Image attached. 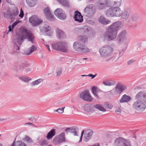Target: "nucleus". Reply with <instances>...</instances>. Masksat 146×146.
<instances>
[{"mask_svg":"<svg viewBox=\"0 0 146 146\" xmlns=\"http://www.w3.org/2000/svg\"><path fill=\"white\" fill-rule=\"evenodd\" d=\"M121 25L120 21H117L113 23L106 29L104 37L107 41L115 40L117 35V32L120 29Z\"/></svg>","mask_w":146,"mask_h":146,"instance_id":"f257e3e1","label":"nucleus"},{"mask_svg":"<svg viewBox=\"0 0 146 146\" xmlns=\"http://www.w3.org/2000/svg\"><path fill=\"white\" fill-rule=\"evenodd\" d=\"M35 38V36L33 34L26 29H24L22 30V33L18 34L16 42L20 46L23 42L24 39L26 38L28 41L31 42L32 44H34Z\"/></svg>","mask_w":146,"mask_h":146,"instance_id":"f03ea898","label":"nucleus"},{"mask_svg":"<svg viewBox=\"0 0 146 146\" xmlns=\"http://www.w3.org/2000/svg\"><path fill=\"white\" fill-rule=\"evenodd\" d=\"M113 51V48L110 46L106 45L100 49L99 52L102 57L110 58H111V55Z\"/></svg>","mask_w":146,"mask_h":146,"instance_id":"7ed1b4c3","label":"nucleus"},{"mask_svg":"<svg viewBox=\"0 0 146 146\" xmlns=\"http://www.w3.org/2000/svg\"><path fill=\"white\" fill-rule=\"evenodd\" d=\"M74 49L76 51L82 53H86L89 52L88 48L83 43L78 41H76L73 44Z\"/></svg>","mask_w":146,"mask_h":146,"instance_id":"20e7f679","label":"nucleus"},{"mask_svg":"<svg viewBox=\"0 0 146 146\" xmlns=\"http://www.w3.org/2000/svg\"><path fill=\"white\" fill-rule=\"evenodd\" d=\"M52 46L54 49L56 50L65 53L67 52V46L65 42H57L52 44Z\"/></svg>","mask_w":146,"mask_h":146,"instance_id":"39448f33","label":"nucleus"},{"mask_svg":"<svg viewBox=\"0 0 146 146\" xmlns=\"http://www.w3.org/2000/svg\"><path fill=\"white\" fill-rule=\"evenodd\" d=\"M83 15L89 17H91L95 14L96 9L95 6L93 4L88 5L84 9Z\"/></svg>","mask_w":146,"mask_h":146,"instance_id":"423d86ee","label":"nucleus"},{"mask_svg":"<svg viewBox=\"0 0 146 146\" xmlns=\"http://www.w3.org/2000/svg\"><path fill=\"white\" fill-rule=\"evenodd\" d=\"M114 145L115 146H131L130 142L121 137L116 138Z\"/></svg>","mask_w":146,"mask_h":146,"instance_id":"0eeeda50","label":"nucleus"},{"mask_svg":"<svg viewBox=\"0 0 146 146\" xmlns=\"http://www.w3.org/2000/svg\"><path fill=\"white\" fill-rule=\"evenodd\" d=\"M54 13L55 15L60 20H64L66 18V14L62 9L58 8L54 11Z\"/></svg>","mask_w":146,"mask_h":146,"instance_id":"6e6552de","label":"nucleus"},{"mask_svg":"<svg viewBox=\"0 0 146 146\" xmlns=\"http://www.w3.org/2000/svg\"><path fill=\"white\" fill-rule=\"evenodd\" d=\"M133 108L138 111H143L146 108V105L141 101L137 100L134 102L133 104Z\"/></svg>","mask_w":146,"mask_h":146,"instance_id":"1a4fd4ad","label":"nucleus"},{"mask_svg":"<svg viewBox=\"0 0 146 146\" xmlns=\"http://www.w3.org/2000/svg\"><path fill=\"white\" fill-rule=\"evenodd\" d=\"M80 98L83 100L87 102L92 101L93 98L88 90H85L81 92L80 95Z\"/></svg>","mask_w":146,"mask_h":146,"instance_id":"9d476101","label":"nucleus"},{"mask_svg":"<svg viewBox=\"0 0 146 146\" xmlns=\"http://www.w3.org/2000/svg\"><path fill=\"white\" fill-rule=\"evenodd\" d=\"M44 33V35L48 36H51L52 34V27L47 24H45L40 30Z\"/></svg>","mask_w":146,"mask_h":146,"instance_id":"9b49d317","label":"nucleus"},{"mask_svg":"<svg viewBox=\"0 0 146 146\" xmlns=\"http://www.w3.org/2000/svg\"><path fill=\"white\" fill-rule=\"evenodd\" d=\"M29 22L34 26H37L42 22V21L39 19L35 15H32L29 19Z\"/></svg>","mask_w":146,"mask_h":146,"instance_id":"f8f14e48","label":"nucleus"},{"mask_svg":"<svg viewBox=\"0 0 146 146\" xmlns=\"http://www.w3.org/2000/svg\"><path fill=\"white\" fill-rule=\"evenodd\" d=\"M121 0H107L106 4L109 7H119L121 5Z\"/></svg>","mask_w":146,"mask_h":146,"instance_id":"ddd939ff","label":"nucleus"},{"mask_svg":"<svg viewBox=\"0 0 146 146\" xmlns=\"http://www.w3.org/2000/svg\"><path fill=\"white\" fill-rule=\"evenodd\" d=\"M19 13V11H14L13 13L10 11H8L7 12H4V16L5 18L9 19H13L16 17Z\"/></svg>","mask_w":146,"mask_h":146,"instance_id":"4468645a","label":"nucleus"},{"mask_svg":"<svg viewBox=\"0 0 146 146\" xmlns=\"http://www.w3.org/2000/svg\"><path fill=\"white\" fill-rule=\"evenodd\" d=\"M137 100L144 102L146 104V93L144 91H141L137 93L136 96Z\"/></svg>","mask_w":146,"mask_h":146,"instance_id":"2eb2a0df","label":"nucleus"},{"mask_svg":"<svg viewBox=\"0 0 146 146\" xmlns=\"http://www.w3.org/2000/svg\"><path fill=\"white\" fill-rule=\"evenodd\" d=\"M137 100L144 102L146 104V93L144 91H141L137 93L136 96Z\"/></svg>","mask_w":146,"mask_h":146,"instance_id":"dca6fc26","label":"nucleus"},{"mask_svg":"<svg viewBox=\"0 0 146 146\" xmlns=\"http://www.w3.org/2000/svg\"><path fill=\"white\" fill-rule=\"evenodd\" d=\"M78 128L76 126H74L72 127L67 128L65 130L66 132V134H68V133L70 132L72 133L75 136H78L77 132L78 131Z\"/></svg>","mask_w":146,"mask_h":146,"instance_id":"f3484780","label":"nucleus"},{"mask_svg":"<svg viewBox=\"0 0 146 146\" xmlns=\"http://www.w3.org/2000/svg\"><path fill=\"white\" fill-rule=\"evenodd\" d=\"M126 34V31L124 30L119 34L117 37V40L119 43H121L125 39Z\"/></svg>","mask_w":146,"mask_h":146,"instance_id":"a211bd4d","label":"nucleus"},{"mask_svg":"<svg viewBox=\"0 0 146 146\" xmlns=\"http://www.w3.org/2000/svg\"><path fill=\"white\" fill-rule=\"evenodd\" d=\"M74 19L75 21L79 23H82L83 21V16L81 13L77 11H75Z\"/></svg>","mask_w":146,"mask_h":146,"instance_id":"6ab92c4d","label":"nucleus"},{"mask_svg":"<svg viewBox=\"0 0 146 146\" xmlns=\"http://www.w3.org/2000/svg\"><path fill=\"white\" fill-rule=\"evenodd\" d=\"M117 7L116 6L113 8L114 17H119L122 14V11L120 8L118 7Z\"/></svg>","mask_w":146,"mask_h":146,"instance_id":"aec40b11","label":"nucleus"},{"mask_svg":"<svg viewBox=\"0 0 146 146\" xmlns=\"http://www.w3.org/2000/svg\"><path fill=\"white\" fill-rule=\"evenodd\" d=\"M30 66V64L27 61H23L19 65L18 68L17 69V71H22L25 67H27Z\"/></svg>","mask_w":146,"mask_h":146,"instance_id":"412c9836","label":"nucleus"},{"mask_svg":"<svg viewBox=\"0 0 146 146\" xmlns=\"http://www.w3.org/2000/svg\"><path fill=\"white\" fill-rule=\"evenodd\" d=\"M118 94L121 93L123 90L127 88L126 86H123L119 83H118L115 87Z\"/></svg>","mask_w":146,"mask_h":146,"instance_id":"4be33fe9","label":"nucleus"},{"mask_svg":"<svg viewBox=\"0 0 146 146\" xmlns=\"http://www.w3.org/2000/svg\"><path fill=\"white\" fill-rule=\"evenodd\" d=\"M98 21L100 23L104 25H107L111 22L110 21L106 20V18L102 16H101L98 18Z\"/></svg>","mask_w":146,"mask_h":146,"instance_id":"5701e85b","label":"nucleus"},{"mask_svg":"<svg viewBox=\"0 0 146 146\" xmlns=\"http://www.w3.org/2000/svg\"><path fill=\"white\" fill-rule=\"evenodd\" d=\"M131 99L130 96L125 94L122 96L121 99L119 100V102L121 103L127 102L130 101Z\"/></svg>","mask_w":146,"mask_h":146,"instance_id":"b1692460","label":"nucleus"},{"mask_svg":"<svg viewBox=\"0 0 146 146\" xmlns=\"http://www.w3.org/2000/svg\"><path fill=\"white\" fill-rule=\"evenodd\" d=\"M63 6L69 8L70 7L69 1L68 0H57Z\"/></svg>","mask_w":146,"mask_h":146,"instance_id":"393cba45","label":"nucleus"},{"mask_svg":"<svg viewBox=\"0 0 146 146\" xmlns=\"http://www.w3.org/2000/svg\"><path fill=\"white\" fill-rule=\"evenodd\" d=\"M56 134V131L55 129H52L49 132H48L46 138L48 140H49L52 138Z\"/></svg>","mask_w":146,"mask_h":146,"instance_id":"a878e982","label":"nucleus"},{"mask_svg":"<svg viewBox=\"0 0 146 146\" xmlns=\"http://www.w3.org/2000/svg\"><path fill=\"white\" fill-rule=\"evenodd\" d=\"M28 6L30 7L35 6L37 3V0H26Z\"/></svg>","mask_w":146,"mask_h":146,"instance_id":"bb28decb","label":"nucleus"},{"mask_svg":"<svg viewBox=\"0 0 146 146\" xmlns=\"http://www.w3.org/2000/svg\"><path fill=\"white\" fill-rule=\"evenodd\" d=\"M56 33L57 36L59 38H62L65 36L64 33L59 29H56Z\"/></svg>","mask_w":146,"mask_h":146,"instance_id":"cd10ccee","label":"nucleus"},{"mask_svg":"<svg viewBox=\"0 0 146 146\" xmlns=\"http://www.w3.org/2000/svg\"><path fill=\"white\" fill-rule=\"evenodd\" d=\"M106 15L108 17H114L113 8H109L106 11Z\"/></svg>","mask_w":146,"mask_h":146,"instance_id":"c85d7f7f","label":"nucleus"},{"mask_svg":"<svg viewBox=\"0 0 146 146\" xmlns=\"http://www.w3.org/2000/svg\"><path fill=\"white\" fill-rule=\"evenodd\" d=\"M93 107L96 109L102 111H106V109L102 107L100 105L96 104L93 105Z\"/></svg>","mask_w":146,"mask_h":146,"instance_id":"c756f323","label":"nucleus"},{"mask_svg":"<svg viewBox=\"0 0 146 146\" xmlns=\"http://www.w3.org/2000/svg\"><path fill=\"white\" fill-rule=\"evenodd\" d=\"M92 107V105L90 104H86L84 107V110L85 112L89 113L92 111L91 110Z\"/></svg>","mask_w":146,"mask_h":146,"instance_id":"7c9ffc66","label":"nucleus"},{"mask_svg":"<svg viewBox=\"0 0 146 146\" xmlns=\"http://www.w3.org/2000/svg\"><path fill=\"white\" fill-rule=\"evenodd\" d=\"M129 10L128 9L125 10L123 12H122V14L121 15L122 18L124 19H127L129 17Z\"/></svg>","mask_w":146,"mask_h":146,"instance_id":"2f4dec72","label":"nucleus"},{"mask_svg":"<svg viewBox=\"0 0 146 146\" xmlns=\"http://www.w3.org/2000/svg\"><path fill=\"white\" fill-rule=\"evenodd\" d=\"M78 40L81 42L84 43L87 40V37L84 35H80L78 36Z\"/></svg>","mask_w":146,"mask_h":146,"instance_id":"473e14b6","label":"nucleus"},{"mask_svg":"<svg viewBox=\"0 0 146 146\" xmlns=\"http://www.w3.org/2000/svg\"><path fill=\"white\" fill-rule=\"evenodd\" d=\"M22 140L24 141H26L28 143H32L33 142V141L32 139L29 136L26 135L25 137L22 139Z\"/></svg>","mask_w":146,"mask_h":146,"instance_id":"72a5a7b5","label":"nucleus"},{"mask_svg":"<svg viewBox=\"0 0 146 146\" xmlns=\"http://www.w3.org/2000/svg\"><path fill=\"white\" fill-rule=\"evenodd\" d=\"M37 49L36 47L34 45H33L30 47L28 49V53H26L27 55H29L30 54L32 53Z\"/></svg>","mask_w":146,"mask_h":146,"instance_id":"f704fd0d","label":"nucleus"},{"mask_svg":"<svg viewBox=\"0 0 146 146\" xmlns=\"http://www.w3.org/2000/svg\"><path fill=\"white\" fill-rule=\"evenodd\" d=\"M47 20L49 21L53 22L55 21V18L51 13L46 16Z\"/></svg>","mask_w":146,"mask_h":146,"instance_id":"c9c22d12","label":"nucleus"},{"mask_svg":"<svg viewBox=\"0 0 146 146\" xmlns=\"http://www.w3.org/2000/svg\"><path fill=\"white\" fill-rule=\"evenodd\" d=\"M92 92L95 97L96 98H98L99 97L97 93L98 91L97 90V88L95 86H93L92 88Z\"/></svg>","mask_w":146,"mask_h":146,"instance_id":"e433bc0d","label":"nucleus"},{"mask_svg":"<svg viewBox=\"0 0 146 146\" xmlns=\"http://www.w3.org/2000/svg\"><path fill=\"white\" fill-rule=\"evenodd\" d=\"M103 84L106 86H111L115 84V82H109L108 80L103 81L102 82Z\"/></svg>","mask_w":146,"mask_h":146,"instance_id":"4c0bfd02","label":"nucleus"},{"mask_svg":"<svg viewBox=\"0 0 146 146\" xmlns=\"http://www.w3.org/2000/svg\"><path fill=\"white\" fill-rule=\"evenodd\" d=\"M16 146H26V144L23 141L18 140L16 141Z\"/></svg>","mask_w":146,"mask_h":146,"instance_id":"58836bf2","label":"nucleus"},{"mask_svg":"<svg viewBox=\"0 0 146 146\" xmlns=\"http://www.w3.org/2000/svg\"><path fill=\"white\" fill-rule=\"evenodd\" d=\"M43 81V79L42 78H40L35 80L34 81L32 82L31 83V84L32 86H34L38 84L40 82Z\"/></svg>","mask_w":146,"mask_h":146,"instance_id":"ea45409f","label":"nucleus"},{"mask_svg":"<svg viewBox=\"0 0 146 146\" xmlns=\"http://www.w3.org/2000/svg\"><path fill=\"white\" fill-rule=\"evenodd\" d=\"M65 133L64 132L61 133L59 135V138H60V142H62L64 141H65Z\"/></svg>","mask_w":146,"mask_h":146,"instance_id":"a19ab883","label":"nucleus"},{"mask_svg":"<svg viewBox=\"0 0 146 146\" xmlns=\"http://www.w3.org/2000/svg\"><path fill=\"white\" fill-rule=\"evenodd\" d=\"M90 28L89 27L85 26L82 29V30L84 33L88 34L90 32Z\"/></svg>","mask_w":146,"mask_h":146,"instance_id":"79ce46f5","label":"nucleus"},{"mask_svg":"<svg viewBox=\"0 0 146 146\" xmlns=\"http://www.w3.org/2000/svg\"><path fill=\"white\" fill-rule=\"evenodd\" d=\"M93 133V132L92 130L91 129H88L85 132L84 134L90 137H92Z\"/></svg>","mask_w":146,"mask_h":146,"instance_id":"37998d69","label":"nucleus"},{"mask_svg":"<svg viewBox=\"0 0 146 146\" xmlns=\"http://www.w3.org/2000/svg\"><path fill=\"white\" fill-rule=\"evenodd\" d=\"M44 14L45 16H47L51 13L49 8L48 7L45 8L43 10Z\"/></svg>","mask_w":146,"mask_h":146,"instance_id":"c03bdc74","label":"nucleus"},{"mask_svg":"<svg viewBox=\"0 0 146 146\" xmlns=\"http://www.w3.org/2000/svg\"><path fill=\"white\" fill-rule=\"evenodd\" d=\"M60 138L59 137H55L53 139V142L55 144H57L59 143H61L60 142Z\"/></svg>","mask_w":146,"mask_h":146,"instance_id":"a18cd8bd","label":"nucleus"},{"mask_svg":"<svg viewBox=\"0 0 146 146\" xmlns=\"http://www.w3.org/2000/svg\"><path fill=\"white\" fill-rule=\"evenodd\" d=\"M56 77H58L60 76L62 73V69L61 68H58L56 71Z\"/></svg>","mask_w":146,"mask_h":146,"instance_id":"49530a36","label":"nucleus"},{"mask_svg":"<svg viewBox=\"0 0 146 146\" xmlns=\"http://www.w3.org/2000/svg\"><path fill=\"white\" fill-rule=\"evenodd\" d=\"M92 138V137H89L84 134V140L85 142L88 141Z\"/></svg>","mask_w":146,"mask_h":146,"instance_id":"de8ad7c7","label":"nucleus"},{"mask_svg":"<svg viewBox=\"0 0 146 146\" xmlns=\"http://www.w3.org/2000/svg\"><path fill=\"white\" fill-rule=\"evenodd\" d=\"M48 144V142L46 140H44L40 143V145L41 146L46 145Z\"/></svg>","mask_w":146,"mask_h":146,"instance_id":"09e8293b","label":"nucleus"},{"mask_svg":"<svg viewBox=\"0 0 146 146\" xmlns=\"http://www.w3.org/2000/svg\"><path fill=\"white\" fill-rule=\"evenodd\" d=\"M104 106L106 108L110 109H111L113 108V106L112 105L108 103L107 102L105 103Z\"/></svg>","mask_w":146,"mask_h":146,"instance_id":"8fccbe9b","label":"nucleus"},{"mask_svg":"<svg viewBox=\"0 0 146 146\" xmlns=\"http://www.w3.org/2000/svg\"><path fill=\"white\" fill-rule=\"evenodd\" d=\"M19 78H20L21 80H22V81L25 82H28L29 81L28 79L26 77H21L20 76H19Z\"/></svg>","mask_w":146,"mask_h":146,"instance_id":"3c124183","label":"nucleus"},{"mask_svg":"<svg viewBox=\"0 0 146 146\" xmlns=\"http://www.w3.org/2000/svg\"><path fill=\"white\" fill-rule=\"evenodd\" d=\"M65 107H62L61 109L58 108L56 110V111L60 113H62L64 112V110Z\"/></svg>","mask_w":146,"mask_h":146,"instance_id":"603ef678","label":"nucleus"},{"mask_svg":"<svg viewBox=\"0 0 146 146\" xmlns=\"http://www.w3.org/2000/svg\"><path fill=\"white\" fill-rule=\"evenodd\" d=\"M137 16L136 15H132L131 19L133 21H137Z\"/></svg>","mask_w":146,"mask_h":146,"instance_id":"864d4df0","label":"nucleus"},{"mask_svg":"<svg viewBox=\"0 0 146 146\" xmlns=\"http://www.w3.org/2000/svg\"><path fill=\"white\" fill-rule=\"evenodd\" d=\"M24 15V13H23V10L22 8H21V10H20V13L19 15V17H20V18H22L23 17Z\"/></svg>","mask_w":146,"mask_h":146,"instance_id":"5fc2aeb1","label":"nucleus"},{"mask_svg":"<svg viewBox=\"0 0 146 146\" xmlns=\"http://www.w3.org/2000/svg\"><path fill=\"white\" fill-rule=\"evenodd\" d=\"M19 23V20H17L12 25V28L14 29V27Z\"/></svg>","mask_w":146,"mask_h":146,"instance_id":"6e6d98bb","label":"nucleus"},{"mask_svg":"<svg viewBox=\"0 0 146 146\" xmlns=\"http://www.w3.org/2000/svg\"><path fill=\"white\" fill-rule=\"evenodd\" d=\"M104 7V5L103 3H100L98 6V9L99 10H101Z\"/></svg>","mask_w":146,"mask_h":146,"instance_id":"4d7b16f0","label":"nucleus"},{"mask_svg":"<svg viewBox=\"0 0 146 146\" xmlns=\"http://www.w3.org/2000/svg\"><path fill=\"white\" fill-rule=\"evenodd\" d=\"M111 92H112V95H115L117 94H118L117 92V91L116 89L115 88L114 89H113L111 90Z\"/></svg>","mask_w":146,"mask_h":146,"instance_id":"13d9d810","label":"nucleus"},{"mask_svg":"<svg viewBox=\"0 0 146 146\" xmlns=\"http://www.w3.org/2000/svg\"><path fill=\"white\" fill-rule=\"evenodd\" d=\"M125 49L124 50L123 49H122L120 51H119V54L120 56H121L123 55L125 52Z\"/></svg>","mask_w":146,"mask_h":146,"instance_id":"bf43d9fd","label":"nucleus"},{"mask_svg":"<svg viewBox=\"0 0 146 146\" xmlns=\"http://www.w3.org/2000/svg\"><path fill=\"white\" fill-rule=\"evenodd\" d=\"M97 74H96L94 75H93L91 74H90L88 75H87V76L89 77H91V78L93 79L97 75Z\"/></svg>","mask_w":146,"mask_h":146,"instance_id":"052dcab7","label":"nucleus"},{"mask_svg":"<svg viewBox=\"0 0 146 146\" xmlns=\"http://www.w3.org/2000/svg\"><path fill=\"white\" fill-rule=\"evenodd\" d=\"M135 60L133 59L127 62V64L128 65H130L132 63L135 62Z\"/></svg>","mask_w":146,"mask_h":146,"instance_id":"680f3d73","label":"nucleus"},{"mask_svg":"<svg viewBox=\"0 0 146 146\" xmlns=\"http://www.w3.org/2000/svg\"><path fill=\"white\" fill-rule=\"evenodd\" d=\"M29 119L31 121L33 122H36V120L34 117H32Z\"/></svg>","mask_w":146,"mask_h":146,"instance_id":"e2e57ef3","label":"nucleus"},{"mask_svg":"<svg viewBox=\"0 0 146 146\" xmlns=\"http://www.w3.org/2000/svg\"><path fill=\"white\" fill-rule=\"evenodd\" d=\"M15 43V44L14 45V49L15 50V49L17 50H19V47L18 45L17 44H16V43Z\"/></svg>","mask_w":146,"mask_h":146,"instance_id":"0e129e2a","label":"nucleus"},{"mask_svg":"<svg viewBox=\"0 0 146 146\" xmlns=\"http://www.w3.org/2000/svg\"><path fill=\"white\" fill-rule=\"evenodd\" d=\"M8 29H9V30L8 31V33L10 32L13 31V29L12 28V26H11V25H9L8 26Z\"/></svg>","mask_w":146,"mask_h":146,"instance_id":"69168bd1","label":"nucleus"},{"mask_svg":"<svg viewBox=\"0 0 146 146\" xmlns=\"http://www.w3.org/2000/svg\"><path fill=\"white\" fill-rule=\"evenodd\" d=\"M45 47L47 48L48 50V51H50V47H49V45H45Z\"/></svg>","mask_w":146,"mask_h":146,"instance_id":"338daca9","label":"nucleus"},{"mask_svg":"<svg viewBox=\"0 0 146 146\" xmlns=\"http://www.w3.org/2000/svg\"><path fill=\"white\" fill-rule=\"evenodd\" d=\"M115 112L116 113H121V111L119 109H116L115 111Z\"/></svg>","mask_w":146,"mask_h":146,"instance_id":"774afa93","label":"nucleus"}]
</instances>
